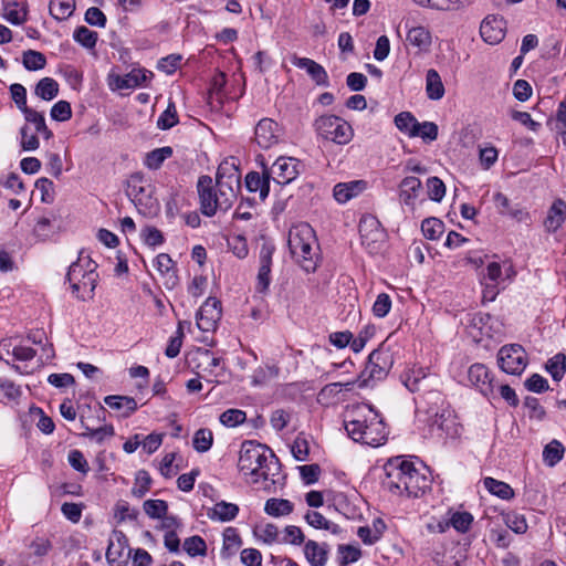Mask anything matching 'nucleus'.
Wrapping results in <instances>:
<instances>
[{
    "label": "nucleus",
    "mask_w": 566,
    "mask_h": 566,
    "mask_svg": "<svg viewBox=\"0 0 566 566\" xmlns=\"http://www.w3.org/2000/svg\"><path fill=\"white\" fill-rule=\"evenodd\" d=\"M238 469L247 483L269 489L276 482L280 464L265 444L247 440L241 444Z\"/></svg>",
    "instance_id": "f257e3e1"
},
{
    "label": "nucleus",
    "mask_w": 566,
    "mask_h": 566,
    "mask_svg": "<svg viewBox=\"0 0 566 566\" xmlns=\"http://www.w3.org/2000/svg\"><path fill=\"white\" fill-rule=\"evenodd\" d=\"M345 420V429L355 441L369 447H380L388 439V428L380 413L370 405L357 406Z\"/></svg>",
    "instance_id": "f03ea898"
},
{
    "label": "nucleus",
    "mask_w": 566,
    "mask_h": 566,
    "mask_svg": "<svg viewBox=\"0 0 566 566\" xmlns=\"http://www.w3.org/2000/svg\"><path fill=\"white\" fill-rule=\"evenodd\" d=\"M287 245L294 262L306 273H314L322 262V252L314 229L306 222L291 227Z\"/></svg>",
    "instance_id": "7ed1b4c3"
},
{
    "label": "nucleus",
    "mask_w": 566,
    "mask_h": 566,
    "mask_svg": "<svg viewBox=\"0 0 566 566\" xmlns=\"http://www.w3.org/2000/svg\"><path fill=\"white\" fill-rule=\"evenodd\" d=\"M96 266V263L84 252H81L77 260L70 265L66 280L75 297L83 301L93 297L98 279Z\"/></svg>",
    "instance_id": "20e7f679"
},
{
    "label": "nucleus",
    "mask_w": 566,
    "mask_h": 566,
    "mask_svg": "<svg viewBox=\"0 0 566 566\" xmlns=\"http://www.w3.org/2000/svg\"><path fill=\"white\" fill-rule=\"evenodd\" d=\"M313 127L317 137L340 146L349 144L354 137L352 125L333 114H324L317 117Z\"/></svg>",
    "instance_id": "39448f33"
},
{
    "label": "nucleus",
    "mask_w": 566,
    "mask_h": 566,
    "mask_svg": "<svg viewBox=\"0 0 566 566\" xmlns=\"http://www.w3.org/2000/svg\"><path fill=\"white\" fill-rule=\"evenodd\" d=\"M411 468V461L396 457L389 459L384 465L386 476L382 481L384 488L395 496H403V486L408 483V471Z\"/></svg>",
    "instance_id": "423d86ee"
},
{
    "label": "nucleus",
    "mask_w": 566,
    "mask_h": 566,
    "mask_svg": "<svg viewBox=\"0 0 566 566\" xmlns=\"http://www.w3.org/2000/svg\"><path fill=\"white\" fill-rule=\"evenodd\" d=\"M417 417L419 421L429 424L440 413L449 409L444 396L439 390H428L416 398Z\"/></svg>",
    "instance_id": "0eeeda50"
},
{
    "label": "nucleus",
    "mask_w": 566,
    "mask_h": 566,
    "mask_svg": "<svg viewBox=\"0 0 566 566\" xmlns=\"http://www.w3.org/2000/svg\"><path fill=\"white\" fill-rule=\"evenodd\" d=\"M223 167H220L217 172L216 190L218 196L219 210L227 211L233 205L237 193L241 187V177L237 169L224 176L222 172Z\"/></svg>",
    "instance_id": "6e6552de"
},
{
    "label": "nucleus",
    "mask_w": 566,
    "mask_h": 566,
    "mask_svg": "<svg viewBox=\"0 0 566 566\" xmlns=\"http://www.w3.org/2000/svg\"><path fill=\"white\" fill-rule=\"evenodd\" d=\"M527 363V354L521 345H505L497 353V365L506 374H522Z\"/></svg>",
    "instance_id": "1a4fd4ad"
},
{
    "label": "nucleus",
    "mask_w": 566,
    "mask_h": 566,
    "mask_svg": "<svg viewBox=\"0 0 566 566\" xmlns=\"http://www.w3.org/2000/svg\"><path fill=\"white\" fill-rule=\"evenodd\" d=\"M128 193L139 212L144 214L150 213L158 208V202L153 196L150 184L139 175L132 176Z\"/></svg>",
    "instance_id": "9d476101"
},
{
    "label": "nucleus",
    "mask_w": 566,
    "mask_h": 566,
    "mask_svg": "<svg viewBox=\"0 0 566 566\" xmlns=\"http://www.w3.org/2000/svg\"><path fill=\"white\" fill-rule=\"evenodd\" d=\"M284 136V129L272 118H262L255 126L254 140L263 149L277 145Z\"/></svg>",
    "instance_id": "9b49d317"
},
{
    "label": "nucleus",
    "mask_w": 566,
    "mask_h": 566,
    "mask_svg": "<svg viewBox=\"0 0 566 566\" xmlns=\"http://www.w3.org/2000/svg\"><path fill=\"white\" fill-rule=\"evenodd\" d=\"M132 554L126 535L114 530L108 539L106 558L111 566H126Z\"/></svg>",
    "instance_id": "f8f14e48"
},
{
    "label": "nucleus",
    "mask_w": 566,
    "mask_h": 566,
    "mask_svg": "<svg viewBox=\"0 0 566 566\" xmlns=\"http://www.w3.org/2000/svg\"><path fill=\"white\" fill-rule=\"evenodd\" d=\"M222 316L221 302L209 297L200 306L196 315V323L202 332H213Z\"/></svg>",
    "instance_id": "ddd939ff"
},
{
    "label": "nucleus",
    "mask_w": 566,
    "mask_h": 566,
    "mask_svg": "<svg viewBox=\"0 0 566 566\" xmlns=\"http://www.w3.org/2000/svg\"><path fill=\"white\" fill-rule=\"evenodd\" d=\"M300 161L293 157H279L269 169L270 178L279 185H287L297 178Z\"/></svg>",
    "instance_id": "4468645a"
},
{
    "label": "nucleus",
    "mask_w": 566,
    "mask_h": 566,
    "mask_svg": "<svg viewBox=\"0 0 566 566\" xmlns=\"http://www.w3.org/2000/svg\"><path fill=\"white\" fill-rule=\"evenodd\" d=\"M468 380L481 395L490 398L494 392V379L484 364L475 363L468 369Z\"/></svg>",
    "instance_id": "2eb2a0df"
},
{
    "label": "nucleus",
    "mask_w": 566,
    "mask_h": 566,
    "mask_svg": "<svg viewBox=\"0 0 566 566\" xmlns=\"http://www.w3.org/2000/svg\"><path fill=\"white\" fill-rule=\"evenodd\" d=\"M198 193L200 199V210L207 217H212L219 210L218 196L212 178L201 176L198 180Z\"/></svg>",
    "instance_id": "dca6fc26"
},
{
    "label": "nucleus",
    "mask_w": 566,
    "mask_h": 566,
    "mask_svg": "<svg viewBox=\"0 0 566 566\" xmlns=\"http://www.w3.org/2000/svg\"><path fill=\"white\" fill-rule=\"evenodd\" d=\"M430 432L439 438H457L461 434V426L453 411L449 408L429 424Z\"/></svg>",
    "instance_id": "f3484780"
},
{
    "label": "nucleus",
    "mask_w": 566,
    "mask_h": 566,
    "mask_svg": "<svg viewBox=\"0 0 566 566\" xmlns=\"http://www.w3.org/2000/svg\"><path fill=\"white\" fill-rule=\"evenodd\" d=\"M506 32V22L503 17L490 14L483 19L480 25V34L489 44L500 43Z\"/></svg>",
    "instance_id": "a211bd4d"
},
{
    "label": "nucleus",
    "mask_w": 566,
    "mask_h": 566,
    "mask_svg": "<svg viewBox=\"0 0 566 566\" xmlns=\"http://www.w3.org/2000/svg\"><path fill=\"white\" fill-rule=\"evenodd\" d=\"M275 248L272 244L264 243L260 250V265L256 276L255 289L259 293H264L271 284L272 256Z\"/></svg>",
    "instance_id": "6ab92c4d"
},
{
    "label": "nucleus",
    "mask_w": 566,
    "mask_h": 566,
    "mask_svg": "<svg viewBox=\"0 0 566 566\" xmlns=\"http://www.w3.org/2000/svg\"><path fill=\"white\" fill-rule=\"evenodd\" d=\"M148 75L143 70H133L132 72L119 75L116 73H109L107 76V84L112 91L129 90L140 86L147 81Z\"/></svg>",
    "instance_id": "aec40b11"
},
{
    "label": "nucleus",
    "mask_w": 566,
    "mask_h": 566,
    "mask_svg": "<svg viewBox=\"0 0 566 566\" xmlns=\"http://www.w3.org/2000/svg\"><path fill=\"white\" fill-rule=\"evenodd\" d=\"M431 481L422 472H420L411 462V468L408 471V483L403 486L406 497H419L430 489Z\"/></svg>",
    "instance_id": "412c9836"
},
{
    "label": "nucleus",
    "mask_w": 566,
    "mask_h": 566,
    "mask_svg": "<svg viewBox=\"0 0 566 566\" xmlns=\"http://www.w3.org/2000/svg\"><path fill=\"white\" fill-rule=\"evenodd\" d=\"M291 62L294 66L305 70L306 73L311 76V78L321 86L328 85V75L325 69L308 57H300L297 55H293Z\"/></svg>",
    "instance_id": "4be33fe9"
},
{
    "label": "nucleus",
    "mask_w": 566,
    "mask_h": 566,
    "mask_svg": "<svg viewBox=\"0 0 566 566\" xmlns=\"http://www.w3.org/2000/svg\"><path fill=\"white\" fill-rule=\"evenodd\" d=\"M387 360L384 354L379 350H373L369 356L367 364L363 370V376L366 377L364 382L367 380H380L387 375Z\"/></svg>",
    "instance_id": "5701e85b"
},
{
    "label": "nucleus",
    "mask_w": 566,
    "mask_h": 566,
    "mask_svg": "<svg viewBox=\"0 0 566 566\" xmlns=\"http://www.w3.org/2000/svg\"><path fill=\"white\" fill-rule=\"evenodd\" d=\"M420 190L421 181L419 178L405 177L399 185L400 203L413 210Z\"/></svg>",
    "instance_id": "b1692460"
},
{
    "label": "nucleus",
    "mask_w": 566,
    "mask_h": 566,
    "mask_svg": "<svg viewBox=\"0 0 566 566\" xmlns=\"http://www.w3.org/2000/svg\"><path fill=\"white\" fill-rule=\"evenodd\" d=\"M270 174L264 166L262 174L251 171L245 176V186L250 192L259 191L260 199L265 200L270 192Z\"/></svg>",
    "instance_id": "393cba45"
},
{
    "label": "nucleus",
    "mask_w": 566,
    "mask_h": 566,
    "mask_svg": "<svg viewBox=\"0 0 566 566\" xmlns=\"http://www.w3.org/2000/svg\"><path fill=\"white\" fill-rule=\"evenodd\" d=\"M365 180H353L348 182H339L334 186L333 196L339 203H345L357 197L366 189Z\"/></svg>",
    "instance_id": "a878e982"
},
{
    "label": "nucleus",
    "mask_w": 566,
    "mask_h": 566,
    "mask_svg": "<svg viewBox=\"0 0 566 566\" xmlns=\"http://www.w3.org/2000/svg\"><path fill=\"white\" fill-rule=\"evenodd\" d=\"M401 377L403 385L411 392L424 390L429 387L432 380H436V378L427 375L422 368H412L405 373Z\"/></svg>",
    "instance_id": "bb28decb"
},
{
    "label": "nucleus",
    "mask_w": 566,
    "mask_h": 566,
    "mask_svg": "<svg viewBox=\"0 0 566 566\" xmlns=\"http://www.w3.org/2000/svg\"><path fill=\"white\" fill-rule=\"evenodd\" d=\"M566 220V202L556 199L551 206L544 220V227L548 232L557 231Z\"/></svg>",
    "instance_id": "cd10ccee"
},
{
    "label": "nucleus",
    "mask_w": 566,
    "mask_h": 566,
    "mask_svg": "<svg viewBox=\"0 0 566 566\" xmlns=\"http://www.w3.org/2000/svg\"><path fill=\"white\" fill-rule=\"evenodd\" d=\"M406 42L419 51H428L432 43L431 33L422 25L413 27L408 30Z\"/></svg>",
    "instance_id": "c85d7f7f"
},
{
    "label": "nucleus",
    "mask_w": 566,
    "mask_h": 566,
    "mask_svg": "<svg viewBox=\"0 0 566 566\" xmlns=\"http://www.w3.org/2000/svg\"><path fill=\"white\" fill-rule=\"evenodd\" d=\"M446 93L440 74L434 69H429L426 73V94L431 101H440Z\"/></svg>",
    "instance_id": "c756f323"
},
{
    "label": "nucleus",
    "mask_w": 566,
    "mask_h": 566,
    "mask_svg": "<svg viewBox=\"0 0 566 566\" xmlns=\"http://www.w3.org/2000/svg\"><path fill=\"white\" fill-rule=\"evenodd\" d=\"M105 405L114 410L120 411L123 417H129L137 410V402L134 398L128 396H106L104 398Z\"/></svg>",
    "instance_id": "7c9ffc66"
},
{
    "label": "nucleus",
    "mask_w": 566,
    "mask_h": 566,
    "mask_svg": "<svg viewBox=\"0 0 566 566\" xmlns=\"http://www.w3.org/2000/svg\"><path fill=\"white\" fill-rule=\"evenodd\" d=\"M239 507L234 503H228L224 501L218 502L209 511L208 516L212 521L229 522L237 517Z\"/></svg>",
    "instance_id": "2f4dec72"
},
{
    "label": "nucleus",
    "mask_w": 566,
    "mask_h": 566,
    "mask_svg": "<svg viewBox=\"0 0 566 566\" xmlns=\"http://www.w3.org/2000/svg\"><path fill=\"white\" fill-rule=\"evenodd\" d=\"M304 554L312 566H325L327 549L315 541H307L304 545Z\"/></svg>",
    "instance_id": "473e14b6"
},
{
    "label": "nucleus",
    "mask_w": 566,
    "mask_h": 566,
    "mask_svg": "<svg viewBox=\"0 0 566 566\" xmlns=\"http://www.w3.org/2000/svg\"><path fill=\"white\" fill-rule=\"evenodd\" d=\"M565 454V448L559 440L553 439L543 450V462L548 468H554L559 463Z\"/></svg>",
    "instance_id": "72a5a7b5"
},
{
    "label": "nucleus",
    "mask_w": 566,
    "mask_h": 566,
    "mask_svg": "<svg viewBox=\"0 0 566 566\" xmlns=\"http://www.w3.org/2000/svg\"><path fill=\"white\" fill-rule=\"evenodd\" d=\"M469 0H412L419 7L436 11H454L463 8Z\"/></svg>",
    "instance_id": "f704fd0d"
},
{
    "label": "nucleus",
    "mask_w": 566,
    "mask_h": 566,
    "mask_svg": "<svg viewBox=\"0 0 566 566\" xmlns=\"http://www.w3.org/2000/svg\"><path fill=\"white\" fill-rule=\"evenodd\" d=\"M294 510V504L285 499L272 497L264 504V512L273 517L290 515Z\"/></svg>",
    "instance_id": "c9c22d12"
},
{
    "label": "nucleus",
    "mask_w": 566,
    "mask_h": 566,
    "mask_svg": "<svg viewBox=\"0 0 566 566\" xmlns=\"http://www.w3.org/2000/svg\"><path fill=\"white\" fill-rule=\"evenodd\" d=\"M50 14L59 21L69 19L75 10V0H51Z\"/></svg>",
    "instance_id": "e433bc0d"
},
{
    "label": "nucleus",
    "mask_w": 566,
    "mask_h": 566,
    "mask_svg": "<svg viewBox=\"0 0 566 566\" xmlns=\"http://www.w3.org/2000/svg\"><path fill=\"white\" fill-rule=\"evenodd\" d=\"M483 485L492 495L501 500H510L514 496V491L510 484L491 476L483 479Z\"/></svg>",
    "instance_id": "4c0bfd02"
},
{
    "label": "nucleus",
    "mask_w": 566,
    "mask_h": 566,
    "mask_svg": "<svg viewBox=\"0 0 566 566\" xmlns=\"http://www.w3.org/2000/svg\"><path fill=\"white\" fill-rule=\"evenodd\" d=\"M4 19L11 24L20 25L27 21V7L18 2H9L4 6Z\"/></svg>",
    "instance_id": "58836bf2"
},
{
    "label": "nucleus",
    "mask_w": 566,
    "mask_h": 566,
    "mask_svg": "<svg viewBox=\"0 0 566 566\" xmlns=\"http://www.w3.org/2000/svg\"><path fill=\"white\" fill-rule=\"evenodd\" d=\"M396 127L409 137H417L418 120L409 112H401L395 117Z\"/></svg>",
    "instance_id": "ea45409f"
},
{
    "label": "nucleus",
    "mask_w": 566,
    "mask_h": 566,
    "mask_svg": "<svg viewBox=\"0 0 566 566\" xmlns=\"http://www.w3.org/2000/svg\"><path fill=\"white\" fill-rule=\"evenodd\" d=\"M34 93L44 101H51L59 94V84L52 77H43L38 82Z\"/></svg>",
    "instance_id": "a19ab883"
},
{
    "label": "nucleus",
    "mask_w": 566,
    "mask_h": 566,
    "mask_svg": "<svg viewBox=\"0 0 566 566\" xmlns=\"http://www.w3.org/2000/svg\"><path fill=\"white\" fill-rule=\"evenodd\" d=\"M305 520L314 528L326 530L333 534L339 533V526L326 520L319 512L308 511L305 515Z\"/></svg>",
    "instance_id": "79ce46f5"
},
{
    "label": "nucleus",
    "mask_w": 566,
    "mask_h": 566,
    "mask_svg": "<svg viewBox=\"0 0 566 566\" xmlns=\"http://www.w3.org/2000/svg\"><path fill=\"white\" fill-rule=\"evenodd\" d=\"M546 370L555 381H560L566 373V356L556 354L546 363Z\"/></svg>",
    "instance_id": "37998d69"
},
{
    "label": "nucleus",
    "mask_w": 566,
    "mask_h": 566,
    "mask_svg": "<svg viewBox=\"0 0 566 566\" xmlns=\"http://www.w3.org/2000/svg\"><path fill=\"white\" fill-rule=\"evenodd\" d=\"M421 231L428 240H438L444 231V223L437 218H427L421 223Z\"/></svg>",
    "instance_id": "c03bdc74"
},
{
    "label": "nucleus",
    "mask_w": 566,
    "mask_h": 566,
    "mask_svg": "<svg viewBox=\"0 0 566 566\" xmlns=\"http://www.w3.org/2000/svg\"><path fill=\"white\" fill-rule=\"evenodd\" d=\"M179 122L176 105L169 101L167 108L160 114L157 119V127L163 130L172 128Z\"/></svg>",
    "instance_id": "a18cd8bd"
},
{
    "label": "nucleus",
    "mask_w": 566,
    "mask_h": 566,
    "mask_svg": "<svg viewBox=\"0 0 566 566\" xmlns=\"http://www.w3.org/2000/svg\"><path fill=\"white\" fill-rule=\"evenodd\" d=\"M22 63L28 71H39L45 66L46 59L39 51L28 50L23 52Z\"/></svg>",
    "instance_id": "49530a36"
},
{
    "label": "nucleus",
    "mask_w": 566,
    "mask_h": 566,
    "mask_svg": "<svg viewBox=\"0 0 566 566\" xmlns=\"http://www.w3.org/2000/svg\"><path fill=\"white\" fill-rule=\"evenodd\" d=\"M213 443V434L210 429L202 428L195 432L192 446L198 452H207Z\"/></svg>",
    "instance_id": "de8ad7c7"
},
{
    "label": "nucleus",
    "mask_w": 566,
    "mask_h": 566,
    "mask_svg": "<svg viewBox=\"0 0 566 566\" xmlns=\"http://www.w3.org/2000/svg\"><path fill=\"white\" fill-rule=\"evenodd\" d=\"M73 39L86 49H94L98 39L95 31L82 25L74 30Z\"/></svg>",
    "instance_id": "09e8293b"
},
{
    "label": "nucleus",
    "mask_w": 566,
    "mask_h": 566,
    "mask_svg": "<svg viewBox=\"0 0 566 566\" xmlns=\"http://www.w3.org/2000/svg\"><path fill=\"white\" fill-rule=\"evenodd\" d=\"M23 115L27 122L35 126L36 133L41 134L46 139L52 136V132L48 128L43 114L30 108L23 113Z\"/></svg>",
    "instance_id": "8fccbe9b"
},
{
    "label": "nucleus",
    "mask_w": 566,
    "mask_h": 566,
    "mask_svg": "<svg viewBox=\"0 0 566 566\" xmlns=\"http://www.w3.org/2000/svg\"><path fill=\"white\" fill-rule=\"evenodd\" d=\"M172 155L170 147L156 148L147 154L145 165L149 169H158Z\"/></svg>",
    "instance_id": "3c124183"
},
{
    "label": "nucleus",
    "mask_w": 566,
    "mask_h": 566,
    "mask_svg": "<svg viewBox=\"0 0 566 566\" xmlns=\"http://www.w3.org/2000/svg\"><path fill=\"white\" fill-rule=\"evenodd\" d=\"M241 544L242 541L237 530L233 527L227 528L223 533L222 554L230 556L231 554L239 549Z\"/></svg>",
    "instance_id": "603ef678"
},
{
    "label": "nucleus",
    "mask_w": 566,
    "mask_h": 566,
    "mask_svg": "<svg viewBox=\"0 0 566 566\" xmlns=\"http://www.w3.org/2000/svg\"><path fill=\"white\" fill-rule=\"evenodd\" d=\"M361 556V552L358 547L353 545H339L338 546V566H348L356 563Z\"/></svg>",
    "instance_id": "864d4df0"
},
{
    "label": "nucleus",
    "mask_w": 566,
    "mask_h": 566,
    "mask_svg": "<svg viewBox=\"0 0 566 566\" xmlns=\"http://www.w3.org/2000/svg\"><path fill=\"white\" fill-rule=\"evenodd\" d=\"M449 520L457 532L467 533L472 525L473 516L469 512H454Z\"/></svg>",
    "instance_id": "5fc2aeb1"
},
{
    "label": "nucleus",
    "mask_w": 566,
    "mask_h": 566,
    "mask_svg": "<svg viewBox=\"0 0 566 566\" xmlns=\"http://www.w3.org/2000/svg\"><path fill=\"white\" fill-rule=\"evenodd\" d=\"M354 384H355L354 381L328 384L321 389V391L318 394V400L333 399L338 394H340L343 389L352 390V388L354 387Z\"/></svg>",
    "instance_id": "6e6d98bb"
},
{
    "label": "nucleus",
    "mask_w": 566,
    "mask_h": 566,
    "mask_svg": "<svg viewBox=\"0 0 566 566\" xmlns=\"http://www.w3.org/2000/svg\"><path fill=\"white\" fill-rule=\"evenodd\" d=\"M219 419L223 426L234 428L245 421L247 413L240 409H228L220 415Z\"/></svg>",
    "instance_id": "4d7b16f0"
},
{
    "label": "nucleus",
    "mask_w": 566,
    "mask_h": 566,
    "mask_svg": "<svg viewBox=\"0 0 566 566\" xmlns=\"http://www.w3.org/2000/svg\"><path fill=\"white\" fill-rule=\"evenodd\" d=\"M184 549L189 556H202L207 552V545L202 537L195 535L185 539Z\"/></svg>",
    "instance_id": "13d9d810"
},
{
    "label": "nucleus",
    "mask_w": 566,
    "mask_h": 566,
    "mask_svg": "<svg viewBox=\"0 0 566 566\" xmlns=\"http://www.w3.org/2000/svg\"><path fill=\"white\" fill-rule=\"evenodd\" d=\"M497 158L499 151L494 146L488 144L479 148V160L483 169H490L497 161Z\"/></svg>",
    "instance_id": "bf43d9fd"
},
{
    "label": "nucleus",
    "mask_w": 566,
    "mask_h": 566,
    "mask_svg": "<svg viewBox=\"0 0 566 566\" xmlns=\"http://www.w3.org/2000/svg\"><path fill=\"white\" fill-rule=\"evenodd\" d=\"M143 507L150 518H160L168 511L167 502L164 500H147L144 502Z\"/></svg>",
    "instance_id": "052dcab7"
},
{
    "label": "nucleus",
    "mask_w": 566,
    "mask_h": 566,
    "mask_svg": "<svg viewBox=\"0 0 566 566\" xmlns=\"http://www.w3.org/2000/svg\"><path fill=\"white\" fill-rule=\"evenodd\" d=\"M184 338L182 322H179L177 331L174 336L169 338L165 354L169 358H175L179 355Z\"/></svg>",
    "instance_id": "680f3d73"
},
{
    "label": "nucleus",
    "mask_w": 566,
    "mask_h": 566,
    "mask_svg": "<svg viewBox=\"0 0 566 566\" xmlns=\"http://www.w3.org/2000/svg\"><path fill=\"white\" fill-rule=\"evenodd\" d=\"M428 197L437 202H440L446 196V186L438 177H430L427 180Z\"/></svg>",
    "instance_id": "e2e57ef3"
},
{
    "label": "nucleus",
    "mask_w": 566,
    "mask_h": 566,
    "mask_svg": "<svg viewBox=\"0 0 566 566\" xmlns=\"http://www.w3.org/2000/svg\"><path fill=\"white\" fill-rule=\"evenodd\" d=\"M254 534L258 539L262 541L263 543L272 544L277 541L279 528L274 524L268 523L256 527Z\"/></svg>",
    "instance_id": "0e129e2a"
},
{
    "label": "nucleus",
    "mask_w": 566,
    "mask_h": 566,
    "mask_svg": "<svg viewBox=\"0 0 566 566\" xmlns=\"http://www.w3.org/2000/svg\"><path fill=\"white\" fill-rule=\"evenodd\" d=\"M154 265L156 268V270L161 274V275H167L169 276V279H171L174 276V273H175V270H174V261L172 259L170 258L169 254L167 253H160L156 256L155 261H154Z\"/></svg>",
    "instance_id": "69168bd1"
},
{
    "label": "nucleus",
    "mask_w": 566,
    "mask_h": 566,
    "mask_svg": "<svg viewBox=\"0 0 566 566\" xmlns=\"http://www.w3.org/2000/svg\"><path fill=\"white\" fill-rule=\"evenodd\" d=\"M10 94L17 107L25 113L30 107L27 105V90L22 84L14 83L10 86Z\"/></svg>",
    "instance_id": "338daca9"
},
{
    "label": "nucleus",
    "mask_w": 566,
    "mask_h": 566,
    "mask_svg": "<svg viewBox=\"0 0 566 566\" xmlns=\"http://www.w3.org/2000/svg\"><path fill=\"white\" fill-rule=\"evenodd\" d=\"M391 304L390 296L387 293H380L373 305V314L378 318L387 316L391 310Z\"/></svg>",
    "instance_id": "774afa93"
}]
</instances>
